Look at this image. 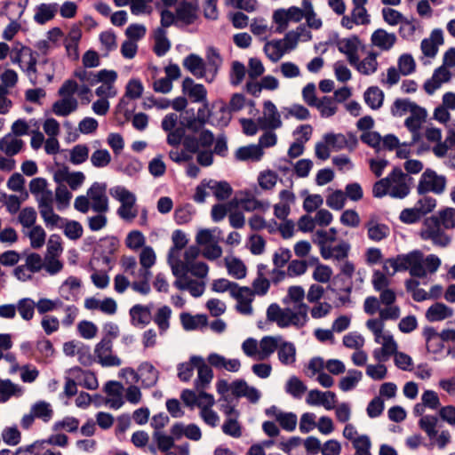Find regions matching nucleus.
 <instances>
[{"label": "nucleus", "mask_w": 455, "mask_h": 455, "mask_svg": "<svg viewBox=\"0 0 455 455\" xmlns=\"http://www.w3.org/2000/svg\"><path fill=\"white\" fill-rule=\"evenodd\" d=\"M200 249L196 246L188 247L184 252V259L179 254L168 253V264L175 276L173 285L180 291H188L194 298L201 297L206 287L204 281L207 277L209 267L203 261H196Z\"/></svg>", "instance_id": "nucleus-1"}, {"label": "nucleus", "mask_w": 455, "mask_h": 455, "mask_svg": "<svg viewBox=\"0 0 455 455\" xmlns=\"http://www.w3.org/2000/svg\"><path fill=\"white\" fill-rule=\"evenodd\" d=\"M411 180L412 179L401 168L395 167L387 177L374 184L372 194L378 198L388 195L393 198L403 199L410 194Z\"/></svg>", "instance_id": "nucleus-2"}, {"label": "nucleus", "mask_w": 455, "mask_h": 455, "mask_svg": "<svg viewBox=\"0 0 455 455\" xmlns=\"http://www.w3.org/2000/svg\"><path fill=\"white\" fill-rule=\"evenodd\" d=\"M307 313V305H301L298 311L289 307L282 308L279 305L273 303L267 309V318L269 322L275 323L280 328L290 326L301 328L308 321Z\"/></svg>", "instance_id": "nucleus-3"}, {"label": "nucleus", "mask_w": 455, "mask_h": 455, "mask_svg": "<svg viewBox=\"0 0 455 455\" xmlns=\"http://www.w3.org/2000/svg\"><path fill=\"white\" fill-rule=\"evenodd\" d=\"M419 236L424 241H430L434 246L447 248L452 242V235L446 232L435 217L424 220L419 230Z\"/></svg>", "instance_id": "nucleus-4"}, {"label": "nucleus", "mask_w": 455, "mask_h": 455, "mask_svg": "<svg viewBox=\"0 0 455 455\" xmlns=\"http://www.w3.org/2000/svg\"><path fill=\"white\" fill-rule=\"evenodd\" d=\"M439 419L435 415L427 414L419 420V428L426 433L430 440L440 449H444L451 440V435L449 430H442L438 434L437 427Z\"/></svg>", "instance_id": "nucleus-5"}, {"label": "nucleus", "mask_w": 455, "mask_h": 455, "mask_svg": "<svg viewBox=\"0 0 455 455\" xmlns=\"http://www.w3.org/2000/svg\"><path fill=\"white\" fill-rule=\"evenodd\" d=\"M400 272L409 271L413 277L423 278L427 276L424 267V254L419 250L411 251L406 254H399Z\"/></svg>", "instance_id": "nucleus-6"}, {"label": "nucleus", "mask_w": 455, "mask_h": 455, "mask_svg": "<svg viewBox=\"0 0 455 455\" xmlns=\"http://www.w3.org/2000/svg\"><path fill=\"white\" fill-rule=\"evenodd\" d=\"M446 188V178L438 175L435 171L427 169L421 175L417 191L419 195L432 192L436 195L443 193Z\"/></svg>", "instance_id": "nucleus-7"}, {"label": "nucleus", "mask_w": 455, "mask_h": 455, "mask_svg": "<svg viewBox=\"0 0 455 455\" xmlns=\"http://www.w3.org/2000/svg\"><path fill=\"white\" fill-rule=\"evenodd\" d=\"M106 189V184L94 182L87 191L91 208L97 213H106L109 210Z\"/></svg>", "instance_id": "nucleus-8"}, {"label": "nucleus", "mask_w": 455, "mask_h": 455, "mask_svg": "<svg viewBox=\"0 0 455 455\" xmlns=\"http://www.w3.org/2000/svg\"><path fill=\"white\" fill-rule=\"evenodd\" d=\"M305 16V9L291 6L288 9H278L273 14V20L277 24L276 31H284L290 21L299 22Z\"/></svg>", "instance_id": "nucleus-9"}, {"label": "nucleus", "mask_w": 455, "mask_h": 455, "mask_svg": "<svg viewBox=\"0 0 455 455\" xmlns=\"http://www.w3.org/2000/svg\"><path fill=\"white\" fill-rule=\"evenodd\" d=\"M258 124L261 130H275L282 127L281 116L272 101L264 102L263 115L258 118Z\"/></svg>", "instance_id": "nucleus-10"}, {"label": "nucleus", "mask_w": 455, "mask_h": 455, "mask_svg": "<svg viewBox=\"0 0 455 455\" xmlns=\"http://www.w3.org/2000/svg\"><path fill=\"white\" fill-rule=\"evenodd\" d=\"M112 340L104 337L95 347V355L103 367L119 366L122 361L116 355H112Z\"/></svg>", "instance_id": "nucleus-11"}, {"label": "nucleus", "mask_w": 455, "mask_h": 455, "mask_svg": "<svg viewBox=\"0 0 455 455\" xmlns=\"http://www.w3.org/2000/svg\"><path fill=\"white\" fill-rule=\"evenodd\" d=\"M53 179L55 182H66L72 190H76L84 183L85 176L82 172H70L68 166L61 165L54 172Z\"/></svg>", "instance_id": "nucleus-12"}, {"label": "nucleus", "mask_w": 455, "mask_h": 455, "mask_svg": "<svg viewBox=\"0 0 455 455\" xmlns=\"http://www.w3.org/2000/svg\"><path fill=\"white\" fill-rule=\"evenodd\" d=\"M306 403L310 406H323L326 410H333L337 403V396L331 391L322 392L318 389L307 393Z\"/></svg>", "instance_id": "nucleus-13"}, {"label": "nucleus", "mask_w": 455, "mask_h": 455, "mask_svg": "<svg viewBox=\"0 0 455 455\" xmlns=\"http://www.w3.org/2000/svg\"><path fill=\"white\" fill-rule=\"evenodd\" d=\"M214 141V135L209 130H202L199 138L195 135H187L183 141L185 149L190 153H196L200 148H210Z\"/></svg>", "instance_id": "nucleus-14"}, {"label": "nucleus", "mask_w": 455, "mask_h": 455, "mask_svg": "<svg viewBox=\"0 0 455 455\" xmlns=\"http://www.w3.org/2000/svg\"><path fill=\"white\" fill-rule=\"evenodd\" d=\"M410 114V116L404 121V125L411 132L413 143L419 140V130L422 124L426 121L427 114V110L419 105L414 107Z\"/></svg>", "instance_id": "nucleus-15"}, {"label": "nucleus", "mask_w": 455, "mask_h": 455, "mask_svg": "<svg viewBox=\"0 0 455 455\" xmlns=\"http://www.w3.org/2000/svg\"><path fill=\"white\" fill-rule=\"evenodd\" d=\"M192 363L197 369V379H196L195 386L197 390L204 389L213 378L212 370L201 356L193 355Z\"/></svg>", "instance_id": "nucleus-16"}, {"label": "nucleus", "mask_w": 455, "mask_h": 455, "mask_svg": "<svg viewBox=\"0 0 455 455\" xmlns=\"http://www.w3.org/2000/svg\"><path fill=\"white\" fill-rule=\"evenodd\" d=\"M451 78V73L446 67L440 66L435 69L431 78L427 79L424 84L425 92L432 95L438 90L443 84L447 83Z\"/></svg>", "instance_id": "nucleus-17"}, {"label": "nucleus", "mask_w": 455, "mask_h": 455, "mask_svg": "<svg viewBox=\"0 0 455 455\" xmlns=\"http://www.w3.org/2000/svg\"><path fill=\"white\" fill-rule=\"evenodd\" d=\"M232 395L235 397H245L252 403H258L260 398V392L256 387L249 386L243 379L232 382Z\"/></svg>", "instance_id": "nucleus-18"}, {"label": "nucleus", "mask_w": 455, "mask_h": 455, "mask_svg": "<svg viewBox=\"0 0 455 455\" xmlns=\"http://www.w3.org/2000/svg\"><path fill=\"white\" fill-rule=\"evenodd\" d=\"M323 140L334 151H339L346 148H353L356 144V139L353 134L347 136L341 133H326Z\"/></svg>", "instance_id": "nucleus-19"}, {"label": "nucleus", "mask_w": 455, "mask_h": 455, "mask_svg": "<svg viewBox=\"0 0 455 455\" xmlns=\"http://www.w3.org/2000/svg\"><path fill=\"white\" fill-rule=\"evenodd\" d=\"M221 64L222 59L218 51L214 48H209L206 53V62H204L206 82L212 83L214 81Z\"/></svg>", "instance_id": "nucleus-20"}, {"label": "nucleus", "mask_w": 455, "mask_h": 455, "mask_svg": "<svg viewBox=\"0 0 455 455\" xmlns=\"http://www.w3.org/2000/svg\"><path fill=\"white\" fill-rule=\"evenodd\" d=\"M368 238L374 242H380L387 238L390 234V228L387 225L381 223L374 216L365 223Z\"/></svg>", "instance_id": "nucleus-21"}, {"label": "nucleus", "mask_w": 455, "mask_h": 455, "mask_svg": "<svg viewBox=\"0 0 455 455\" xmlns=\"http://www.w3.org/2000/svg\"><path fill=\"white\" fill-rule=\"evenodd\" d=\"M182 91L188 94L194 102L204 103L207 101V91L201 84H195L190 77H186L182 82Z\"/></svg>", "instance_id": "nucleus-22"}, {"label": "nucleus", "mask_w": 455, "mask_h": 455, "mask_svg": "<svg viewBox=\"0 0 455 455\" xmlns=\"http://www.w3.org/2000/svg\"><path fill=\"white\" fill-rule=\"evenodd\" d=\"M339 51L347 55L349 63L357 61V52L361 47V41L356 36L342 38L337 42Z\"/></svg>", "instance_id": "nucleus-23"}, {"label": "nucleus", "mask_w": 455, "mask_h": 455, "mask_svg": "<svg viewBox=\"0 0 455 455\" xmlns=\"http://www.w3.org/2000/svg\"><path fill=\"white\" fill-rule=\"evenodd\" d=\"M131 323L133 326L143 328L152 320L151 309L148 306L136 304L130 309Z\"/></svg>", "instance_id": "nucleus-24"}, {"label": "nucleus", "mask_w": 455, "mask_h": 455, "mask_svg": "<svg viewBox=\"0 0 455 455\" xmlns=\"http://www.w3.org/2000/svg\"><path fill=\"white\" fill-rule=\"evenodd\" d=\"M23 148L24 141L13 134L7 133L0 139V151L6 156L12 157L19 154Z\"/></svg>", "instance_id": "nucleus-25"}, {"label": "nucleus", "mask_w": 455, "mask_h": 455, "mask_svg": "<svg viewBox=\"0 0 455 455\" xmlns=\"http://www.w3.org/2000/svg\"><path fill=\"white\" fill-rule=\"evenodd\" d=\"M397 40L394 33H388L385 29L379 28L375 30L371 36V44L381 51H389Z\"/></svg>", "instance_id": "nucleus-26"}, {"label": "nucleus", "mask_w": 455, "mask_h": 455, "mask_svg": "<svg viewBox=\"0 0 455 455\" xmlns=\"http://www.w3.org/2000/svg\"><path fill=\"white\" fill-rule=\"evenodd\" d=\"M453 309L444 303L436 302L426 311L425 316L428 322H441L453 315Z\"/></svg>", "instance_id": "nucleus-27"}, {"label": "nucleus", "mask_w": 455, "mask_h": 455, "mask_svg": "<svg viewBox=\"0 0 455 455\" xmlns=\"http://www.w3.org/2000/svg\"><path fill=\"white\" fill-rule=\"evenodd\" d=\"M282 336H264L259 342V360L267 359L275 350H277Z\"/></svg>", "instance_id": "nucleus-28"}, {"label": "nucleus", "mask_w": 455, "mask_h": 455, "mask_svg": "<svg viewBox=\"0 0 455 455\" xmlns=\"http://www.w3.org/2000/svg\"><path fill=\"white\" fill-rule=\"evenodd\" d=\"M208 363L217 368L225 369L230 372H237L241 368V362L239 359H227L223 355L212 353L208 356Z\"/></svg>", "instance_id": "nucleus-29"}, {"label": "nucleus", "mask_w": 455, "mask_h": 455, "mask_svg": "<svg viewBox=\"0 0 455 455\" xmlns=\"http://www.w3.org/2000/svg\"><path fill=\"white\" fill-rule=\"evenodd\" d=\"M377 57V52H369L363 60H359V57L357 56V61L350 63V65L354 66L359 73L364 76H370L374 74L378 69L379 63Z\"/></svg>", "instance_id": "nucleus-30"}, {"label": "nucleus", "mask_w": 455, "mask_h": 455, "mask_svg": "<svg viewBox=\"0 0 455 455\" xmlns=\"http://www.w3.org/2000/svg\"><path fill=\"white\" fill-rule=\"evenodd\" d=\"M172 311L169 306L158 307L152 317L155 324L158 327L160 335H164L170 329Z\"/></svg>", "instance_id": "nucleus-31"}, {"label": "nucleus", "mask_w": 455, "mask_h": 455, "mask_svg": "<svg viewBox=\"0 0 455 455\" xmlns=\"http://www.w3.org/2000/svg\"><path fill=\"white\" fill-rule=\"evenodd\" d=\"M138 371L139 379H141L144 387H151L156 384L159 371L150 363H142Z\"/></svg>", "instance_id": "nucleus-32"}, {"label": "nucleus", "mask_w": 455, "mask_h": 455, "mask_svg": "<svg viewBox=\"0 0 455 455\" xmlns=\"http://www.w3.org/2000/svg\"><path fill=\"white\" fill-rule=\"evenodd\" d=\"M182 64L196 77L205 79L204 61L200 56L191 53L183 60Z\"/></svg>", "instance_id": "nucleus-33"}, {"label": "nucleus", "mask_w": 455, "mask_h": 455, "mask_svg": "<svg viewBox=\"0 0 455 455\" xmlns=\"http://www.w3.org/2000/svg\"><path fill=\"white\" fill-rule=\"evenodd\" d=\"M238 204L246 212L256 210L266 212L269 208L268 202L258 200L251 191H245Z\"/></svg>", "instance_id": "nucleus-34"}, {"label": "nucleus", "mask_w": 455, "mask_h": 455, "mask_svg": "<svg viewBox=\"0 0 455 455\" xmlns=\"http://www.w3.org/2000/svg\"><path fill=\"white\" fill-rule=\"evenodd\" d=\"M78 108L76 98H64L56 100L52 105V112L58 116H67Z\"/></svg>", "instance_id": "nucleus-35"}, {"label": "nucleus", "mask_w": 455, "mask_h": 455, "mask_svg": "<svg viewBox=\"0 0 455 455\" xmlns=\"http://www.w3.org/2000/svg\"><path fill=\"white\" fill-rule=\"evenodd\" d=\"M277 356L280 363L283 365H291L296 361V347L292 342L285 341L282 339L278 348Z\"/></svg>", "instance_id": "nucleus-36"}, {"label": "nucleus", "mask_w": 455, "mask_h": 455, "mask_svg": "<svg viewBox=\"0 0 455 455\" xmlns=\"http://www.w3.org/2000/svg\"><path fill=\"white\" fill-rule=\"evenodd\" d=\"M363 100L371 109L377 110L383 105L384 92L378 86H371L364 92Z\"/></svg>", "instance_id": "nucleus-37"}, {"label": "nucleus", "mask_w": 455, "mask_h": 455, "mask_svg": "<svg viewBox=\"0 0 455 455\" xmlns=\"http://www.w3.org/2000/svg\"><path fill=\"white\" fill-rule=\"evenodd\" d=\"M225 265L229 275L235 279H243L246 276L247 268L244 263L238 258H225Z\"/></svg>", "instance_id": "nucleus-38"}, {"label": "nucleus", "mask_w": 455, "mask_h": 455, "mask_svg": "<svg viewBox=\"0 0 455 455\" xmlns=\"http://www.w3.org/2000/svg\"><path fill=\"white\" fill-rule=\"evenodd\" d=\"M305 291L301 286L294 285L288 289L287 295L283 299V304H293L292 307L299 311L301 305H306L303 300Z\"/></svg>", "instance_id": "nucleus-39"}, {"label": "nucleus", "mask_w": 455, "mask_h": 455, "mask_svg": "<svg viewBox=\"0 0 455 455\" xmlns=\"http://www.w3.org/2000/svg\"><path fill=\"white\" fill-rule=\"evenodd\" d=\"M57 10V4H41L36 7L34 20L36 23L43 25L54 17Z\"/></svg>", "instance_id": "nucleus-40"}, {"label": "nucleus", "mask_w": 455, "mask_h": 455, "mask_svg": "<svg viewBox=\"0 0 455 455\" xmlns=\"http://www.w3.org/2000/svg\"><path fill=\"white\" fill-rule=\"evenodd\" d=\"M81 287V281L77 277L69 276L60 287V294L67 300H72L76 298V292Z\"/></svg>", "instance_id": "nucleus-41"}, {"label": "nucleus", "mask_w": 455, "mask_h": 455, "mask_svg": "<svg viewBox=\"0 0 455 455\" xmlns=\"http://www.w3.org/2000/svg\"><path fill=\"white\" fill-rule=\"evenodd\" d=\"M263 156V150L260 146L249 145L239 148L235 152L236 159L240 161H259Z\"/></svg>", "instance_id": "nucleus-42"}, {"label": "nucleus", "mask_w": 455, "mask_h": 455, "mask_svg": "<svg viewBox=\"0 0 455 455\" xmlns=\"http://www.w3.org/2000/svg\"><path fill=\"white\" fill-rule=\"evenodd\" d=\"M154 39H155V46H154L155 53L159 57L165 55V53L171 48V43L166 36L165 29H164L163 28H156L154 33Z\"/></svg>", "instance_id": "nucleus-43"}, {"label": "nucleus", "mask_w": 455, "mask_h": 455, "mask_svg": "<svg viewBox=\"0 0 455 455\" xmlns=\"http://www.w3.org/2000/svg\"><path fill=\"white\" fill-rule=\"evenodd\" d=\"M210 190L212 191L213 196L219 200L223 201L228 199L233 193V188L230 184L225 180L218 181L215 180H209Z\"/></svg>", "instance_id": "nucleus-44"}, {"label": "nucleus", "mask_w": 455, "mask_h": 455, "mask_svg": "<svg viewBox=\"0 0 455 455\" xmlns=\"http://www.w3.org/2000/svg\"><path fill=\"white\" fill-rule=\"evenodd\" d=\"M112 197L121 203V205H135L136 196L124 187L116 186L109 189Z\"/></svg>", "instance_id": "nucleus-45"}, {"label": "nucleus", "mask_w": 455, "mask_h": 455, "mask_svg": "<svg viewBox=\"0 0 455 455\" xmlns=\"http://www.w3.org/2000/svg\"><path fill=\"white\" fill-rule=\"evenodd\" d=\"M307 389V386L296 376L290 377L285 384L286 393L295 399H301Z\"/></svg>", "instance_id": "nucleus-46"}, {"label": "nucleus", "mask_w": 455, "mask_h": 455, "mask_svg": "<svg viewBox=\"0 0 455 455\" xmlns=\"http://www.w3.org/2000/svg\"><path fill=\"white\" fill-rule=\"evenodd\" d=\"M180 322L183 328L187 331L196 330L200 326L206 324V316L204 315H191L188 313L180 314Z\"/></svg>", "instance_id": "nucleus-47"}, {"label": "nucleus", "mask_w": 455, "mask_h": 455, "mask_svg": "<svg viewBox=\"0 0 455 455\" xmlns=\"http://www.w3.org/2000/svg\"><path fill=\"white\" fill-rule=\"evenodd\" d=\"M264 52L271 61L277 62L286 52L282 46L281 41L272 40L265 44Z\"/></svg>", "instance_id": "nucleus-48"}, {"label": "nucleus", "mask_w": 455, "mask_h": 455, "mask_svg": "<svg viewBox=\"0 0 455 455\" xmlns=\"http://www.w3.org/2000/svg\"><path fill=\"white\" fill-rule=\"evenodd\" d=\"M431 217H435L438 220V223H440V225L446 230L455 228L454 208H445L442 211H439L436 214L432 215Z\"/></svg>", "instance_id": "nucleus-49"}, {"label": "nucleus", "mask_w": 455, "mask_h": 455, "mask_svg": "<svg viewBox=\"0 0 455 455\" xmlns=\"http://www.w3.org/2000/svg\"><path fill=\"white\" fill-rule=\"evenodd\" d=\"M15 52V56L12 58L13 63H18L19 65L23 64L24 61H27V64L32 62V60H37L34 52L27 46H24L20 44H18L12 50Z\"/></svg>", "instance_id": "nucleus-50"}, {"label": "nucleus", "mask_w": 455, "mask_h": 455, "mask_svg": "<svg viewBox=\"0 0 455 455\" xmlns=\"http://www.w3.org/2000/svg\"><path fill=\"white\" fill-rule=\"evenodd\" d=\"M363 373L357 370H349L347 375L343 377L339 381V388L347 392L355 387L357 383L362 379Z\"/></svg>", "instance_id": "nucleus-51"}, {"label": "nucleus", "mask_w": 455, "mask_h": 455, "mask_svg": "<svg viewBox=\"0 0 455 455\" xmlns=\"http://www.w3.org/2000/svg\"><path fill=\"white\" fill-rule=\"evenodd\" d=\"M323 117H330L336 114L337 104L333 98L324 96L315 106Z\"/></svg>", "instance_id": "nucleus-52"}, {"label": "nucleus", "mask_w": 455, "mask_h": 455, "mask_svg": "<svg viewBox=\"0 0 455 455\" xmlns=\"http://www.w3.org/2000/svg\"><path fill=\"white\" fill-rule=\"evenodd\" d=\"M31 411L36 418L41 419L44 422H48L53 414L51 404L45 401H39L34 403Z\"/></svg>", "instance_id": "nucleus-53"}, {"label": "nucleus", "mask_w": 455, "mask_h": 455, "mask_svg": "<svg viewBox=\"0 0 455 455\" xmlns=\"http://www.w3.org/2000/svg\"><path fill=\"white\" fill-rule=\"evenodd\" d=\"M89 148L85 144H78L69 151V161L76 165L84 163L89 157Z\"/></svg>", "instance_id": "nucleus-54"}, {"label": "nucleus", "mask_w": 455, "mask_h": 455, "mask_svg": "<svg viewBox=\"0 0 455 455\" xmlns=\"http://www.w3.org/2000/svg\"><path fill=\"white\" fill-rule=\"evenodd\" d=\"M302 6L305 9L304 18L307 20V24L310 28L319 29L322 25V20L317 18L316 13L314 11L312 3L307 0H303Z\"/></svg>", "instance_id": "nucleus-55"}, {"label": "nucleus", "mask_w": 455, "mask_h": 455, "mask_svg": "<svg viewBox=\"0 0 455 455\" xmlns=\"http://www.w3.org/2000/svg\"><path fill=\"white\" fill-rule=\"evenodd\" d=\"M35 307L36 305L31 299L24 298L18 301L16 311H19L24 320L28 321L34 316Z\"/></svg>", "instance_id": "nucleus-56"}, {"label": "nucleus", "mask_w": 455, "mask_h": 455, "mask_svg": "<svg viewBox=\"0 0 455 455\" xmlns=\"http://www.w3.org/2000/svg\"><path fill=\"white\" fill-rule=\"evenodd\" d=\"M417 105L418 104L408 99H397L391 108V113L395 116H403L406 113H411Z\"/></svg>", "instance_id": "nucleus-57"}, {"label": "nucleus", "mask_w": 455, "mask_h": 455, "mask_svg": "<svg viewBox=\"0 0 455 455\" xmlns=\"http://www.w3.org/2000/svg\"><path fill=\"white\" fill-rule=\"evenodd\" d=\"M237 419L238 417H234L225 420L221 427L225 435L234 438H239L242 435V427Z\"/></svg>", "instance_id": "nucleus-58"}, {"label": "nucleus", "mask_w": 455, "mask_h": 455, "mask_svg": "<svg viewBox=\"0 0 455 455\" xmlns=\"http://www.w3.org/2000/svg\"><path fill=\"white\" fill-rule=\"evenodd\" d=\"M195 213V210L191 204H186L179 207L174 212V220L179 225L188 223Z\"/></svg>", "instance_id": "nucleus-59"}, {"label": "nucleus", "mask_w": 455, "mask_h": 455, "mask_svg": "<svg viewBox=\"0 0 455 455\" xmlns=\"http://www.w3.org/2000/svg\"><path fill=\"white\" fill-rule=\"evenodd\" d=\"M62 227L65 235L71 240H77L83 235V227L78 221L65 220Z\"/></svg>", "instance_id": "nucleus-60"}, {"label": "nucleus", "mask_w": 455, "mask_h": 455, "mask_svg": "<svg viewBox=\"0 0 455 455\" xmlns=\"http://www.w3.org/2000/svg\"><path fill=\"white\" fill-rule=\"evenodd\" d=\"M245 74V66L238 60L233 61L230 71V84L234 86L239 85L243 82Z\"/></svg>", "instance_id": "nucleus-61"}, {"label": "nucleus", "mask_w": 455, "mask_h": 455, "mask_svg": "<svg viewBox=\"0 0 455 455\" xmlns=\"http://www.w3.org/2000/svg\"><path fill=\"white\" fill-rule=\"evenodd\" d=\"M111 155L107 149H97L91 156L92 164L96 168H103L109 164Z\"/></svg>", "instance_id": "nucleus-62"}, {"label": "nucleus", "mask_w": 455, "mask_h": 455, "mask_svg": "<svg viewBox=\"0 0 455 455\" xmlns=\"http://www.w3.org/2000/svg\"><path fill=\"white\" fill-rule=\"evenodd\" d=\"M30 244L34 249L41 248L45 243L46 234L41 226H34L28 233Z\"/></svg>", "instance_id": "nucleus-63"}, {"label": "nucleus", "mask_w": 455, "mask_h": 455, "mask_svg": "<svg viewBox=\"0 0 455 455\" xmlns=\"http://www.w3.org/2000/svg\"><path fill=\"white\" fill-rule=\"evenodd\" d=\"M63 268V263L58 259V256L45 255L44 259V269L50 275L60 273Z\"/></svg>", "instance_id": "nucleus-64"}]
</instances>
